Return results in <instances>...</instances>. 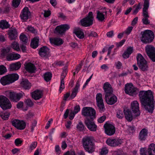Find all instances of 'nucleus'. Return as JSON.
<instances>
[{"label":"nucleus","instance_id":"nucleus-1","mask_svg":"<svg viewBox=\"0 0 155 155\" xmlns=\"http://www.w3.org/2000/svg\"><path fill=\"white\" fill-rule=\"evenodd\" d=\"M139 96L141 104L147 110L152 113L155 102L152 91L149 90L141 91L139 92Z\"/></svg>","mask_w":155,"mask_h":155},{"label":"nucleus","instance_id":"nucleus-2","mask_svg":"<svg viewBox=\"0 0 155 155\" xmlns=\"http://www.w3.org/2000/svg\"><path fill=\"white\" fill-rule=\"evenodd\" d=\"M94 137L92 136L86 137L83 138V147L86 151L91 153L94 151Z\"/></svg>","mask_w":155,"mask_h":155},{"label":"nucleus","instance_id":"nucleus-3","mask_svg":"<svg viewBox=\"0 0 155 155\" xmlns=\"http://www.w3.org/2000/svg\"><path fill=\"white\" fill-rule=\"evenodd\" d=\"M18 75L16 74H9L1 78L0 82L3 85L5 86L13 83L18 80Z\"/></svg>","mask_w":155,"mask_h":155},{"label":"nucleus","instance_id":"nucleus-4","mask_svg":"<svg viewBox=\"0 0 155 155\" xmlns=\"http://www.w3.org/2000/svg\"><path fill=\"white\" fill-rule=\"evenodd\" d=\"M141 40L144 43L147 44L152 42L154 37L153 32L150 30H147L141 32Z\"/></svg>","mask_w":155,"mask_h":155},{"label":"nucleus","instance_id":"nucleus-5","mask_svg":"<svg viewBox=\"0 0 155 155\" xmlns=\"http://www.w3.org/2000/svg\"><path fill=\"white\" fill-rule=\"evenodd\" d=\"M94 20L93 13L90 12L86 16L80 20L81 25L84 27H89L93 25Z\"/></svg>","mask_w":155,"mask_h":155},{"label":"nucleus","instance_id":"nucleus-6","mask_svg":"<svg viewBox=\"0 0 155 155\" xmlns=\"http://www.w3.org/2000/svg\"><path fill=\"white\" fill-rule=\"evenodd\" d=\"M82 115L89 119L95 118L96 111L91 107H85L83 108L81 111Z\"/></svg>","mask_w":155,"mask_h":155},{"label":"nucleus","instance_id":"nucleus-7","mask_svg":"<svg viewBox=\"0 0 155 155\" xmlns=\"http://www.w3.org/2000/svg\"><path fill=\"white\" fill-rule=\"evenodd\" d=\"M136 58L137 64L139 68L143 71H146L148 70V66L147 62L143 56L140 54H137Z\"/></svg>","mask_w":155,"mask_h":155},{"label":"nucleus","instance_id":"nucleus-8","mask_svg":"<svg viewBox=\"0 0 155 155\" xmlns=\"http://www.w3.org/2000/svg\"><path fill=\"white\" fill-rule=\"evenodd\" d=\"M5 93L6 96L9 98L11 101L13 102H18L24 95V93L23 92L16 93L9 91L6 92Z\"/></svg>","mask_w":155,"mask_h":155},{"label":"nucleus","instance_id":"nucleus-9","mask_svg":"<svg viewBox=\"0 0 155 155\" xmlns=\"http://www.w3.org/2000/svg\"><path fill=\"white\" fill-rule=\"evenodd\" d=\"M96 104L99 111L101 113L104 112L105 110V106L102 98V95L101 93H97L96 96Z\"/></svg>","mask_w":155,"mask_h":155},{"label":"nucleus","instance_id":"nucleus-10","mask_svg":"<svg viewBox=\"0 0 155 155\" xmlns=\"http://www.w3.org/2000/svg\"><path fill=\"white\" fill-rule=\"evenodd\" d=\"M137 89L134 87L131 83H127L125 84L124 91L126 94L134 96L138 93Z\"/></svg>","mask_w":155,"mask_h":155},{"label":"nucleus","instance_id":"nucleus-11","mask_svg":"<svg viewBox=\"0 0 155 155\" xmlns=\"http://www.w3.org/2000/svg\"><path fill=\"white\" fill-rule=\"evenodd\" d=\"M0 106L3 110L10 108L12 107L9 100L4 96H0Z\"/></svg>","mask_w":155,"mask_h":155},{"label":"nucleus","instance_id":"nucleus-12","mask_svg":"<svg viewBox=\"0 0 155 155\" xmlns=\"http://www.w3.org/2000/svg\"><path fill=\"white\" fill-rule=\"evenodd\" d=\"M147 54L153 62L155 61V48L152 45H147L146 48Z\"/></svg>","mask_w":155,"mask_h":155},{"label":"nucleus","instance_id":"nucleus-13","mask_svg":"<svg viewBox=\"0 0 155 155\" xmlns=\"http://www.w3.org/2000/svg\"><path fill=\"white\" fill-rule=\"evenodd\" d=\"M86 118L85 120V124L89 130L91 131H95L97 130V126L95 124L94 119Z\"/></svg>","mask_w":155,"mask_h":155},{"label":"nucleus","instance_id":"nucleus-14","mask_svg":"<svg viewBox=\"0 0 155 155\" xmlns=\"http://www.w3.org/2000/svg\"><path fill=\"white\" fill-rule=\"evenodd\" d=\"M106 143L109 146L116 147L120 146L123 143L122 140L120 139H108L106 141Z\"/></svg>","mask_w":155,"mask_h":155},{"label":"nucleus","instance_id":"nucleus-15","mask_svg":"<svg viewBox=\"0 0 155 155\" xmlns=\"http://www.w3.org/2000/svg\"><path fill=\"white\" fill-rule=\"evenodd\" d=\"M12 125L17 129L20 130L24 129L26 127V123L23 120L15 119L11 121Z\"/></svg>","mask_w":155,"mask_h":155},{"label":"nucleus","instance_id":"nucleus-16","mask_svg":"<svg viewBox=\"0 0 155 155\" xmlns=\"http://www.w3.org/2000/svg\"><path fill=\"white\" fill-rule=\"evenodd\" d=\"M107 8L105 7L104 8L103 11L97 10L96 18L99 21L103 22L107 17Z\"/></svg>","mask_w":155,"mask_h":155},{"label":"nucleus","instance_id":"nucleus-17","mask_svg":"<svg viewBox=\"0 0 155 155\" xmlns=\"http://www.w3.org/2000/svg\"><path fill=\"white\" fill-rule=\"evenodd\" d=\"M105 133L109 136L113 135L115 132V127L113 125L110 124H106L104 126Z\"/></svg>","mask_w":155,"mask_h":155},{"label":"nucleus","instance_id":"nucleus-18","mask_svg":"<svg viewBox=\"0 0 155 155\" xmlns=\"http://www.w3.org/2000/svg\"><path fill=\"white\" fill-rule=\"evenodd\" d=\"M67 67L65 66L63 68V71L61 75L60 86L59 91L61 93L65 88L64 79L67 74Z\"/></svg>","mask_w":155,"mask_h":155},{"label":"nucleus","instance_id":"nucleus-19","mask_svg":"<svg viewBox=\"0 0 155 155\" xmlns=\"http://www.w3.org/2000/svg\"><path fill=\"white\" fill-rule=\"evenodd\" d=\"M105 98L106 103L110 105L115 104L117 100V97L113 93L111 94L105 95Z\"/></svg>","mask_w":155,"mask_h":155},{"label":"nucleus","instance_id":"nucleus-20","mask_svg":"<svg viewBox=\"0 0 155 155\" xmlns=\"http://www.w3.org/2000/svg\"><path fill=\"white\" fill-rule=\"evenodd\" d=\"M30 15L31 13L29 11L28 8L26 7L22 10L20 17L21 19L25 21L30 18Z\"/></svg>","mask_w":155,"mask_h":155},{"label":"nucleus","instance_id":"nucleus-21","mask_svg":"<svg viewBox=\"0 0 155 155\" xmlns=\"http://www.w3.org/2000/svg\"><path fill=\"white\" fill-rule=\"evenodd\" d=\"M131 108L136 116H138L140 114L139 104L137 101H134L131 102Z\"/></svg>","mask_w":155,"mask_h":155},{"label":"nucleus","instance_id":"nucleus-22","mask_svg":"<svg viewBox=\"0 0 155 155\" xmlns=\"http://www.w3.org/2000/svg\"><path fill=\"white\" fill-rule=\"evenodd\" d=\"M8 37L11 40H15L18 36V33L17 29L15 28H11L8 31Z\"/></svg>","mask_w":155,"mask_h":155},{"label":"nucleus","instance_id":"nucleus-23","mask_svg":"<svg viewBox=\"0 0 155 155\" xmlns=\"http://www.w3.org/2000/svg\"><path fill=\"white\" fill-rule=\"evenodd\" d=\"M103 88L105 95L111 94L113 93V90L111 85L108 82H105L103 85Z\"/></svg>","mask_w":155,"mask_h":155},{"label":"nucleus","instance_id":"nucleus-24","mask_svg":"<svg viewBox=\"0 0 155 155\" xmlns=\"http://www.w3.org/2000/svg\"><path fill=\"white\" fill-rule=\"evenodd\" d=\"M70 28L69 26L67 24L62 25L60 26H58L55 28L57 33L61 34L68 30Z\"/></svg>","mask_w":155,"mask_h":155},{"label":"nucleus","instance_id":"nucleus-25","mask_svg":"<svg viewBox=\"0 0 155 155\" xmlns=\"http://www.w3.org/2000/svg\"><path fill=\"white\" fill-rule=\"evenodd\" d=\"M143 16L144 17L149 18V16L148 14V9L149 5L150 0H143Z\"/></svg>","mask_w":155,"mask_h":155},{"label":"nucleus","instance_id":"nucleus-26","mask_svg":"<svg viewBox=\"0 0 155 155\" xmlns=\"http://www.w3.org/2000/svg\"><path fill=\"white\" fill-rule=\"evenodd\" d=\"M50 53L49 49L46 46H43L40 48L39 50V54L41 57H46Z\"/></svg>","mask_w":155,"mask_h":155},{"label":"nucleus","instance_id":"nucleus-27","mask_svg":"<svg viewBox=\"0 0 155 155\" xmlns=\"http://www.w3.org/2000/svg\"><path fill=\"white\" fill-rule=\"evenodd\" d=\"M148 133V130L147 129L143 128L142 129L140 132L138 138L140 141H144L146 140Z\"/></svg>","mask_w":155,"mask_h":155},{"label":"nucleus","instance_id":"nucleus-28","mask_svg":"<svg viewBox=\"0 0 155 155\" xmlns=\"http://www.w3.org/2000/svg\"><path fill=\"white\" fill-rule=\"evenodd\" d=\"M43 95L42 92L40 90H37L31 93L32 97L36 100L40 99Z\"/></svg>","mask_w":155,"mask_h":155},{"label":"nucleus","instance_id":"nucleus-29","mask_svg":"<svg viewBox=\"0 0 155 155\" xmlns=\"http://www.w3.org/2000/svg\"><path fill=\"white\" fill-rule=\"evenodd\" d=\"M50 42L52 44L56 45H60L63 43L62 40L58 38H51L50 39Z\"/></svg>","mask_w":155,"mask_h":155},{"label":"nucleus","instance_id":"nucleus-30","mask_svg":"<svg viewBox=\"0 0 155 155\" xmlns=\"http://www.w3.org/2000/svg\"><path fill=\"white\" fill-rule=\"evenodd\" d=\"M25 68L28 72L31 73H34L36 69L34 64L30 63H28L26 64Z\"/></svg>","mask_w":155,"mask_h":155},{"label":"nucleus","instance_id":"nucleus-31","mask_svg":"<svg viewBox=\"0 0 155 155\" xmlns=\"http://www.w3.org/2000/svg\"><path fill=\"white\" fill-rule=\"evenodd\" d=\"M133 47H128L125 50L122 54V56L124 58L127 59L128 58L130 55L133 52Z\"/></svg>","mask_w":155,"mask_h":155},{"label":"nucleus","instance_id":"nucleus-32","mask_svg":"<svg viewBox=\"0 0 155 155\" xmlns=\"http://www.w3.org/2000/svg\"><path fill=\"white\" fill-rule=\"evenodd\" d=\"M20 57V55L18 54H9L7 57L6 59L8 61L16 60Z\"/></svg>","mask_w":155,"mask_h":155},{"label":"nucleus","instance_id":"nucleus-33","mask_svg":"<svg viewBox=\"0 0 155 155\" xmlns=\"http://www.w3.org/2000/svg\"><path fill=\"white\" fill-rule=\"evenodd\" d=\"M20 84L21 86L25 89H30L31 86V83L26 79H23Z\"/></svg>","mask_w":155,"mask_h":155},{"label":"nucleus","instance_id":"nucleus-34","mask_svg":"<svg viewBox=\"0 0 155 155\" xmlns=\"http://www.w3.org/2000/svg\"><path fill=\"white\" fill-rule=\"evenodd\" d=\"M39 37H35L31 40V47L33 48H36L38 46Z\"/></svg>","mask_w":155,"mask_h":155},{"label":"nucleus","instance_id":"nucleus-35","mask_svg":"<svg viewBox=\"0 0 155 155\" xmlns=\"http://www.w3.org/2000/svg\"><path fill=\"white\" fill-rule=\"evenodd\" d=\"M147 153L148 155H155V144H151L147 149Z\"/></svg>","mask_w":155,"mask_h":155},{"label":"nucleus","instance_id":"nucleus-36","mask_svg":"<svg viewBox=\"0 0 155 155\" xmlns=\"http://www.w3.org/2000/svg\"><path fill=\"white\" fill-rule=\"evenodd\" d=\"M21 66V63L19 62L10 64L9 68L10 71H13L18 70Z\"/></svg>","mask_w":155,"mask_h":155},{"label":"nucleus","instance_id":"nucleus-37","mask_svg":"<svg viewBox=\"0 0 155 155\" xmlns=\"http://www.w3.org/2000/svg\"><path fill=\"white\" fill-rule=\"evenodd\" d=\"M80 86V85L79 83L77 82L75 87L74 88L71 95L70 97L71 99L74 98L76 96L78 93V89Z\"/></svg>","mask_w":155,"mask_h":155},{"label":"nucleus","instance_id":"nucleus-38","mask_svg":"<svg viewBox=\"0 0 155 155\" xmlns=\"http://www.w3.org/2000/svg\"><path fill=\"white\" fill-rule=\"evenodd\" d=\"M10 26L8 22L5 20H2L0 21V28L2 29H7Z\"/></svg>","mask_w":155,"mask_h":155},{"label":"nucleus","instance_id":"nucleus-39","mask_svg":"<svg viewBox=\"0 0 155 155\" xmlns=\"http://www.w3.org/2000/svg\"><path fill=\"white\" fill-rule=\"evenodd\" d=\"M74 33L78 38L82 39L84 37V33L82 30L80 29H78L75 30Z\"/></svg>","mask_w":155,"mask_h":155},{"label":"nucleus","instance_id":"nucleus-40","mask_svg":"<svg viewBox=\"0 0 155 155\" xmlns=\"http://www.w3.org/2000/svg\"><path fill=\"white\" fill-rule=\"evenodd\" d=\"M10 113L8 112H4V111L0 112V117L3 120H7L8 119L9 117Z\"/></svg>","mask_w":155,"mask_h":155},{"label":"nucleus","instance_id":"nucleus-41","mask_svg":"<svg viewBox=\"0 0 155 155\" xmlns=\"http://www.w3.org/2000/svg\"><path fill=\"white\" fill-rule=\"evenodd\" d=\"M125 118L128 121H131L133 119V117L131 112L129 110H127L124 111Z\"/></svg>","mask_w":155,"mask_h":155},{"label":"nucleus","instance_id":"nucleus-42","mask_svg":"<svg viewBox=\"0 0 155 155\" xmlns=\"http://www.w3.org/2000/svg\"><path fill=\"white\" fill-rule=\"evenodd\" d=\"M134 9L133 10V14L134 15L136 14L139 10L141 8V5L140 3H139L138 5L136 4L133 6Z\"/></svg>","mask_w":155,"mask_h":155},{"label":"nucleus","instance_id":"nucleus-43","mask_svg":"<svg viewBox=\"0 0 155 155\" xmlns=\"http://www.w3.org/2000/svg\"><path fill=\"white\" fill-rule=\"evenodd\" d=\"M44 77L45 81L47 82H48L51 80L52 74L49 72H47L44 74Z\"/></svg>","mask_w":155,"mask_h":155},{"label":"nucleus","instance_id":"nucleus-44","mask_svg":"<svg viewBox=\"0 0 155 155\" xmlns=\"http://www.w3.org/2000/svg\"><path fill=\"white\" fill-rule=\"evenodd\" d=\"M12 47L14 50L18 51L20 50V48L18 43L15 41H14L12 44Z\"/></svg>","mask_w":155,"mask_h":155},{"label":"nucleus","instance_id":"nucleus-45","mask_svg":"<svg viewBox=\"0 0 155 155\" xmlns=\"http://www.w3.org/2000/svg\"><path fill=\"white\" fill-rule=\"evenodd\" d=\"M7 69L6 67L3 65H0V75H2L6 72Z\"/></svg>","mask_w":155,"mask_h":155},{"label":"nucleus","instance_id":"nucleus-46","mask_svg":"<svg viewBox=\"0 0 155 155\" xmlns=\"http://www.w3.org/2000/svg\"><path fill=\"white\" fill-rule=\"evenodd\" d=\"M116 117L119 119H122L124 117L123 112L122 110H118L117 112Z\"/></svg>","mask_w":155,"mask_h":155},{"label":"nucleus","instance_id":"nucleus-47","mask_svg":"<svg viewBox=\"0 0 155 155\" xmlns=\"http://www.w3.org/2000/svg\"><path fill=\"white\" fill-rule=\"evenodd\" d=\"M20 39L24 44H26L27 43L28 41L27 38L24 34H21L20 35Z\"/></svg>","mask_w":155,"mask_h":155},{"label":"nucleus","instance_id":"nucleus-48","mask_svg":"<svg viewBox=\"0 0 155 155\" xmlns=\"http://www.w3.org/2000/svg\"><path fill=\"white\" fill-rule=\"evenodd\" d=\"M23 141L19 138L16 139L15 140V144L17 146H19L21 145Z\"/></svg>","mask_w":155,"mask_h":155},{"label":"nucleus","instance_id":"nucleus-49","mask_svg":"<svg viewBox=\"0 0 155 155\" xmlns=\"http://www.w3.org/2000/svg\"><path fill=\"white\" fill-rule=\"evenodd\" d=\"M84 126L81 122H80L77 126V129L80 131L83 130L84 128Z\"/></svg>","mask_w":155,"mask_h":155},{"label":"nucleus","instance_id":"nucleus-50","mask_svg":"<svg viewBox=\"0 0 155 155\" xmlns=\"http://www.w3.org/2000/svg\"><path fill=\"white\" fill-rule=\"evenodd\" d=\"M21 0H13L12 5L15 8H17L19 5Z\"/></svg>","mask_w":155,"mask_h":155},{"label":"nucleus","instance_id":"nucleus-51","mask_svg":"<svg viewBox=\"0 0 155 155\" xmlns=\"http://www.w3.org/2000/svg\"><path fill=\"white\" fill-rule=\"evenodd\" d=\"M115 67L117 69H120L122 68V64L119 61H117L115 62Z\"/></svg>","mask_w":155,"mask_h":155},{"label":"nucleus","instance_id":"nucleus-52","mask_svg":"<svg viewBox=\"0 0 155 155\" xmlns=\"http://www.w3.org/2000/svg\"><path fill=\"white\" fill-rule=\"evenodd\" d=\"M9 51V49L5 48L3 49L1 51V54L3 56L6 55Z\"/></svg>","mask_w":155,"mask_h":155},{"label":"nucleus","instance_id":"nucleus-53","mask_svg":"<svg viewBox=\"0 0 155 155\" xmlns=\"http://www.w3.org/2000/svg\"><path fill=\"white\" fill-rule=\"evenodd\" d=\"M37 142L36 141H34L32 142L30 145V149L31 150H32L36 148L37 146Z\"/></svg>","mask_w":155,"mask_h":155},{"label":"nucleus","instance_id":"nucleus-54","mask_svg":"<svg viewBox=\"0 0 155 155\" xmlns=\"http://www.w3.org/2000/svg\"><path fill=\"white\" fill-rule=\"evenodd\" d=\"M148 17H144L142 19V21L143 24L147 25L150 23V21L148 19Z\"/></svg>","mask_w":155,"mask_h":155},{"label":"nucleus","instance_id":"nucleus-55","mask_svg":"<svg viewBox=\"0 0 155 155\" xmlns=\"http://www.w3.org/2000/svg\"><path fill=\"white\" fill-rule=\"evenodd\" d=\"M147 150H146V148H141L140 150V154L141 155H147Z\"/></svg>","mask_w":155,"mask_h":155},{"label":"nucleus","instance_id":"nucleus-56","mask_svg":"<svg viewBox=\"0 0 155 155\" xmlns=\"http://www.w3.org/2000/svg\"><path fill=\"white\" fill-rule=\"evenodd\" d=\"M83 61H81L80 63L77 67L75 69V72H76V73H78L81 69V67L83 65Z\"/></svg>","mask_w":155,"mask_h":155},{"label":"nucleus","instance_id":"nucleus-57","mask_svg":"<svg viewBox=\"0 0 155 155\" xmlns=\"http://www.w3.org/2000/svg\"><path fill=\"white\" fill-rule=\"evenodd\" d=\"M26 104L28 106L31 107L33 105V104L31 100L27 99L26 101Z\"/></svg>","mask_w":155,"mask_h":155},{"label":"nucleus","instance_id":"nucleus-58","mask_svg":"<svg viewBox=\"0 0 155 155\" xmlns=\"http://www.w3.org/2000/svg\"><path fill=\"white\" fill-rule=\"evenodd\" d=\"M27 29L28 31L33 33H35V30L31 26H28L27 27Z\"/></svg>","mask_w":155,"mask_h":155},{"label":"nucleus","instance_id":"nucleus-59","mask_svg":"<svg viewBox=\"0 0 155 155\" xmlns=\"http://www.w3.org/2000/svg\"><path fill=\"white\" fill-rule=\"evenodd\" d=\"M108 152V150L106 148H103L101 152V155H106Z\"/></svg>","mask_w":155,"mask_h":155},{"label":"nucleus","instance_id":"nucleus-60","mask_svg":"<svg viewBox=\"0 0 155 155\" xmlns=\"http://www.w3.org/2000/svg\"><path fill=\"white\" fill-rule=\"evenodd\" d=\"M133 27L132 26L129 27L124 32L125 33L128 35H129L132 30Z\"/></svg>","mask_w":155,"mask_h":155},{"label":"nucleus","instance_id":"nucleus-61","mask_svg":"<svg viewBox=\"0 0 155 155\" xmlns=\"http://www.w3.org/2000/svg\"><path fill=\"white\" fill-rule=\"evenodd\" d=\"M80 108L79 105H76L74 108L73 113L76 114L80 111Z\"/></svg>","mask_w":155,"mask_h":155},{"label":"nucleus","instance_id":"nucleus-62","mask_svg":"<svg viewBox=\"0 0 155 155\" xmlns=\"http://www.w3.org/2000/svg\"><path fill=\"white\" fill-rule=\"evenodd\" d=\"M106 118L105 116H103L100 117L97 120L98 122L99 123H103L105 120Z\"/></svg>","mask_w":155,"mask_h":155},{"label":"nucleus","instance_id":"nucleus-63","mask_svg":"<svg viewBox=\"0 0 155 155\" xmlns=\"http://www.w3.org/2000/svg\"><path fill=\"white\" fill-rule=\"evenodd\" d=\"M24 103L23 102L19 101L17 104L16 107L18 109H20L22 108L23 106Z\"/></svg>","mask_w":155,"mask_h":155},{"label":"nucleus","instance_id":"nucleus-64","mask_svg":"<svg viewBox=\"0 0 155 155\" xmlns=\"http://www.w3.org/2000/svg\"><path fill=\"white\" fill-rule=\"evenodd\" d=\"M65 153L66 155H75L74 151L73 150L68 151Z\"/></svg>","mask_w":155,"mask_h":155}]
</instances>
